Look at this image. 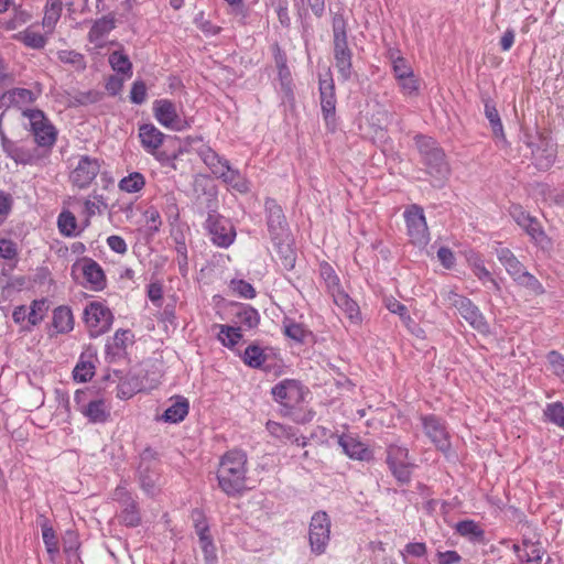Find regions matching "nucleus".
<instances>
[{
    "label": "nucleus",
    "mask_w": 564,
    "mask_h": 564,
    "mask_svg": "<svg viewBox=\"0 0 564 564\" xmlns=\"http://www.w3.org/2000/svg\"><path fill=\"white\" fill-rule=\"evenodd\" d=\"M247 455L234 449L221 456L218 469V486L228 496H236L246 489Z\"/></svg>",
    "instance_id": "1"
},
{
    "label": "nucleus",
    "mask_w": 564,
    "mask_h": 564,
    "mask_svg": "<svg viewBox=\"0 0 564 564\" xmlns=\"http://www.w3.org/2000/svg\"><path fill=\"white\" fill-rule=\"evenodd\" d=\"M443 303L449 307H455L460 316L478 333L488 334L489 324L471 300L458 294L454 289L444 288L440 292Z\"/></svg>",
    "instance_id": "2"
},
{
    "label": "nucleus",
    "mask_w": 564,
    "mask_h": 564,
    "mask_svg": "<svg viewBox=\"0 0 564 564\" xmlns=\"http://www.w3.org/2000/svg\"><path fill=\"white\" fill-rule=\"evenodd\" d=\"M333 51L339 78L346 82L352 74V52L347 43L346 22L339 15L333 20Z\"/></svg>",
    "instance_id": "3"
},
{
    "label": "nucleus",
    "mask_w": 564,
    "mask_h": 564,
    "mask_svg": "<svg viewBox=\"0 0 564 564\" xmlns=\"http://www.w3.org/2000/svg\"><path fill=\"white\" fill-rule=\"evenodd\" d=\"M415 142L427 173L441 184L449 175V165L443 150L429 137L419 135Z\"/></svg>",
    "instance_id": "4"
},
{
    "label": "nucleus",
    "mask_w": 564,
    "mask_h": 564,
    "mask_svg": "<svg viewBox=\"0 0 564 564\" xmlns=\"http://www.w3.org/2000/svg\"><path fill=\"white\" fill-rule=\"evenodd\" d=\"M22 116L29 119L30 131L34 137L36 145L41 149H52L57 139V130L44 111L40 109H24Z\"/></svg>",
    "instance_id": "5"
},
{
    "label": "nucleus",
    "mask_w": 564,
    "mask_h": 564,
    "mask_svg": "<svg viewBox=\"0 0 564 564\" xmlns=\"http://www.w3.org/2000/svg\"><path fill=\"white\" fill-rule=\"evenodd\" d=\"M43 87L40 83H34L32 88L13 87L6 91H0V109L9 110L11 108L21 110L30 109L42 95Z\"/></svg>",
    "instance_id": "6"
},
{
    "label": "nucleus",
    "mask_w": 564,
    "mask_h": 564,
    "mask_svg": "<svg viewBox=\"0 0 564 564\" xmlns=\"http://www.w3.org/2000/svg\"><path fill=\"white\" fill-rule=\"evenodd\" d=\"M330 518L325 511H316L310 521L308 541L312 553L322 555L330 541Z\"/></svg>",
    "instance_id": "7"
},
{
    "label": "nucleus",
    "mask_w": 564,
    "mask_h": 564,
    "mask_svg": "<svg viewBox=\"0 0 564 564\" xmlns=\"http://www.w3.org/2000/svg\"><path fill=\"white\" fill-rule=\"evenodd\" d=\"M84 319L93 337L108 332L112 325L111 311L99 302L88 304L84 310Z\"/></svg>",
    "instance_id": "8"
},
{
    "label": "nucleus",
    "mask_w": 564,
    "mask_h": 564,
    "mask_svg": "<svg viewBox=\"0 0 564 564\" xmlns=\"http://www.w3.org/2000/svg\"><path fill=\"white\" fill-rule=\"evenodd\" d=\"M153 113L159 123L167 129L182 131L188 127L187 122L180 116L176 104L170 99L155 100Z\"/></svg>",
    "instance_id": "9"
},
{
    "label": "nucleus",
    "mask_w": 564,
    "mask_h": 564,
    "mask_svg": "<svg viewBox=\"0 0 564 564\" xmlns=\"http://www.w3.org/2000/svg\"><path fill=\"white\" fill-rule=\"evenodd\" d=\"M100 163L97 159L80 155L69 174V182L79 189L87 188L97 177Z\"/></svg>",
    "instance_id": "10"
},
{
    "label": "nucleus",
    "mask_w": 564,
    "mask_h": 564,
    "mask_svg": "<svg viewBox=\"0 0 564 564\" xmlns=\"http://www.w3.org/2000/svg\"><path fill=\"white\" fill-rule=\"evenodd\" d=\"M271 393L281 405L293 409L304 400L305 391L297 380L284 379L272 388Z\"/></svg>",
    "instance_id": "11"
},
{
    "label": "nucleus",
    "mask_w": 564,
    "mask_h": 564,
    "mask_svg": "<svg viewBox=\"0 0 564 564\" xmlns=\"http://www.w3.org/2000/svg\"><path fill=\"white\" fill-rule=\"evenodd\" d=\"M404 218L411 241L420 246L426 245L429 242V228L423 209L417 205H412L405 210Z\"/></svg>",
    "instance_id": "12"
},
{
    "label": "nucleus",
    "mask_w": 564,
    "mask_h": 564,
    "mask_svg": "<svg viewBox=\"0 0 564 564\" xmlns=\"http://www.w3.org/2000/svg\"><path fill=\"white\" fill-rule=\"evenodd\" d=\"M318 86L323 117L327 126L334 124L336 112V95L334 80L329 72L326 73L325 78L319 76Z\"/></svg>",
    "instance_id": "13"
},
{
    "label": "nucleus",
    "mask_w": 564,
    "mask_h": 564,
    "mask_svg": "<svg viewBox=\"0 0 564 564\" xmlns=\"http://www.w3.org/2000/svg\"><path fill=\"white\" fill-rule=\"evenodd\" d=\"M425 435L442 452H447L451 447L448 432L444 422L435 415H425L421 417Z\"/></svg>",
    "instance_id": "14"
},
{
    "label": "nucleus",
    "mask_w": 564,
    "mask_h": 564,
    "mask_svg": "<svg viewBox=\"0 0 564 564\" xmlns=\"http://www.w3.org/2000/svg\"><path fill=\"white\" fill-rule=\"evenodd\" d=\"M531 150L532 159L539 170H549L556 158V151L553 144L543 138H539L536 143H528Z\"/></svg>",
    "instance_id": "15"
},
{
    "label": "nucleus",
    "mask_w": 564,
    "mask_h": 564,
    "mask_svg": "<svg viewBox=\"0 0 564 564\" xmlns=\"http://www.w3.org/2000/svg\"><path fill=\"white\" fill-rule=\"evenodd\" d=\"M212 240L218 247L230 246L235 238V231L227 220H220L209 216L206 220Z\"/></svg>",
    "instance_id": "16"
},
{
    "label": "nucleus",
    "mask_w": 564,
    "mask_h": 564,
    "mask_svg": "<svg viewBox=\"0 0 564 564\" xmlns=\"http://www.w3.org/2000/svg\"><path fill=\"white\" fill-rule=\"evenodd\" d=\"M139 481L142 490L150 496L155 495L158 490L159 473L155 464L149 460L145 454L142 455L138 468Z\"/></svg>",
    "instance_id": "17"
},
{
    "label": "nucleus",
    "mask_w": 564,
    "mask_h": 564,
    "mask_svg": "<svg viewBox=\"0 0 564 564\" xmlns=\"http://www.w3.org/2000/svg\"><path fill=\"white\" fill-rule=\"evenodd\" d=\"M80 264L83 275L86 282L89 284L90 289L94 291L104 290L106 288L107 281L100 264L90 258H84Z\"/></svg>",
    "instance_id": "18"
},
{
    "label": "nucleus",
    "mask_w": 564,
    "mask_h": 564,
    "mask_svg": "<svg viewBox=\"0 0 564 564\" xmlns=\"http://www.w3.org/2000/svg\"><path fill=\"white\" fill-rule=\"evenodd\" d=\"M338 445L343 448V452L352 459L370 460L372 458V452L351 435L339 436Z\"/></svg>",
    "instance_id": "19"
},
{
    "label": "nucleus",
    "mask_w": 564,
    "mask_h": 564,
    "mask_svg": "<svg viewBox=\"0 0 564 564\" xmlns=\"http://www.w3.org/2000/svg\"><path fill=\"white\" fill-rule=\"evenodd\" d=\"M265 208L268 210V227L272 238H282L286 231V220L282 208L274 200H267Z\"/></svg>",
    "instance_id": "20"
},
{
    "label": "nucleus",
    "mask_w": 564,
    "mask_h": 564,
    "mask_svg": "<svg viewBox=\"0 0 564 564\" xmlns=\"http://www.w3.org/2000/svg\"><path fill=\"white\" fill-rule=\"evenodd\" d=\"M78 411L94 424L105 423L110 416V409L102 399L89 400Z\"/></svg>",
    "instance_id": "21"
},
{
    "label": "nucleus",
    "mask_w": 564,
    "mask_h": 564,
    "mask_svg": "<svg viewBox=\"0 0 564 564\" xmlns=\"http://www.w3.org/2000/svg\"><path fill=\"white\" fill-rule=\"evenodd\" d=\"M139 138L143 149L151 154H154L164 141V134L152 123L139 128Z\"/></svg>",
    "instance_id": "22"
},
{
    "label": "nucleus",
    "mask_w": 564,
    "mask_h": 564,
    "mask_svg": "<svg viewBox=\"0 0 564 564\" xmlns=\"http://www.w3.org/2000/svg\"><path fill=\"white\" fill-rule=\"evenodd\" d=\"M496 256L513 281L525 271L524 265L518 260L510 249L506 247H498L496 249Z\"/></svg>",
    "instance_id": "23"
},
{
    "label": "nucleus",
    "mask_w": 564,
    "mask_h": 564,
    "mask_svg": "<svg viewBox=\"0 0 564 564\" xmlns=\"http://www.w3.org/2000/svg\"><path fill=\"white\" fill-rule=\"evenodd\" d=\"M172 404L164 411L160 417L166 423H180L188 414L189 404L184 397H175L171 399Z\"/></svg>",
    "instance_id": "24"
},
{
    "label": "nucleus",
    "mask_w": 564,
    "mask_h": 564,
    "mask_svg": "<svg viewBox=\"0 0 564 564\" xmlns=\"http://www.w3.org/2000/svg\"><path fill=\"white\" fill-rule=\"evenodd\" d=\"M334 303L347 315L351 323L360 322V311L357 303L343 290L332 295Z\"/></svg>",
    "instance_id": "25"
},
{
    "label": "nucleus",
    "mask_w": 564,
    "mask_h": 564,
    "mask_svg": "<svg viewBox=\"0 0 564 564\" xmlns=\"http://www.w3.org/2000/svg\"><path fill=\"white\" fill-rule=\"evenodd\" d=\"M63 10L62 0H46L42 25L47 34L53 33Z\"/></svg>",
    "instance_id": "26"
},
{
    "label": "nucleus",
    "mask_w": 564,
    "mask_h": 564,
    "mask_svg": "<svg viewBox=\"0 0 564 564\" xmlns=\"http://www.w3.org/2000/svg\"><path fill=\"white\" fill-rule=\"evenodd\" d=\"M204 163L210 169L212 173L220 178L225 175V172H228V167L230 166L229 161L218 155L212 149H208L203 154Z\"/></svg>",
    "instance_id": "27"
},
{
    "label": "nucleus",
    "mask_w": 564,
    "mask_h": 564,
    "mask_svg": "<svg viewBox=\"0 0 564 564\" xmlns=\"http://www.w3.org/2000/svg\"><path fill=\"white\" fill-rule=\"evenodd\" d=\"M122 510L118 516L120 523L127 527H138L141 522V516L134 499H126Z\"/></svg>",
    "instance_id": "28"
},
{
    "label": "nucleus",
    "mask_w": 564,
    "mask_h": 564,
    "mask_svg": "<svg viewBox=\"0 0 564 564\" xmlns=\"http://www.w3.org/2000/svg\"><path fill=\"white\" fill-rule=\"evenodd\" d=\"M115 28V18L112 15H105L95 21L89 33L88 39L90 42H97L104 39Z\"/></svg>",
    "instance_id": "29"
},
{
    "label": "nucleus",
    "mask_w": 564,
    "mask_h": 564,
    "mask_svg": "<svg viewBox=\"0 0 564 564\" xmlns=\"http://www.w3.org/2000/svg\"><path fill=\"white\" fill-rule=\"evenodd\" d=\"M74 321L70 308L58 306L53 313V326L58 333H67L73 329Z\"/></svg>",
    "instance_id": "30"
},
{
    "label": "nucleus",
    "mask_w": 564,
    "mask_h": 564,
    "mask_svg": "<svg viewBox=\"0 0 564 564\" xmlns=\"http://www.w3.org/2000/svg\"><path fill=\"white\" fill-rule=\"evenodd\" d=\"M42 158H43V155L41 154L39 148L18 145L17 152L14 153L13 161L17 164L34 165V164H37Z\"/></svg>",
    "instance_id": "31"
},
{
    "label": "nucleus",
    "mask_w": 564,
    "mask_h": 564,
    "mask_svg": "<svg viewBox=\"0 0 564 564\" xmlns=\"http://www.w3.org/2000/svg\"><path fill=\"white\" fill-rule=\"evenodd\" d=\"M388 57L391 62L395 79L413 74L411 65L402 55H400L399 51L390 48Z\"/></svg>",
    "instance_id": "32"
},
{
    "label": "nucleus",
    "mask_w": 564,
    "mask_h": 564,
    "mask_svg": "<svg viewBox=\"0 0 564 564\" xmlns=\"http://www.w3.org/2000/svg\"><path fill=\"white\" fill-rule=\"evenodd\" d=\"M145 186V178L143 174L139 172H132L129 175L121 178L118 183L120 191L133 194L139 193Z\"/></svg>",
    "instance_id": "33"
},
{
    "label": "nucleus",
    "mask_w": 564,
    "mask_h": 564,
    "mask_svg": "<svg viewBox=\"0 0 564 564\" xmlns=\"http://www.w3.org/2000/svg\"><path fill=\"white\" fill-rule=\"evenodd\" d=\"M237 323L251 329L258 326L260 322L259 313L250 305H240L236 313Z\"/></svg>",
    "instance_id": "34"
},
{
    "label": "nucleus",
    "mask_w": 564,
    "mask_h": 564,
    "mask_svg": "<svg viewBox=\"0 0 564 564\" xmlns=\"http://www.w3.org/2000/svg\"><path fill=\"white\" fill-rule=\"evenodd\" d=\"M14 37L22 42L25 46L33 50H41L46 45V37L39 33L31 31L30 29L24 30L14 35Z\"/></svg>",
    "instance_id": "35"
},
{
    "label": "nucleus",
    "mask_w": 564,
    "mask_h": 564,
    "mask_svg": "<svg viewBox=\"0 0 564 564\" xmlns=\"http://www.w3.org/2000/svg\"><path fill=\"white\" fill-rule=\"evenodd\" d=\"M57 227L59 232L65 237L76 236L77 220L69 210H63L57 218Z\"/></svg>",
    "instance_id": "36"
},
{
    "label": "nucleus",
    "mask_w": 564,
    "mask_h": 564,
    "mask_svg": "<svg viewBox=\"0 0 564 564\" xmlns=\"http://www.w3.org/2000/svg\"><path fill=\"white\" fill-rule=\"evenodd\" d=\"M220 178L239 193H247L249 191L248 181L238 170H234L231 166L228 167V172H225V175Z\"/></svg>",
    "instance_id": "37"
},
{
    "label": "nucleus",
    "mask_w": 564,
    "mask_h": 564,
    "mask_svg": "<svg viewBox=\"0 0 564 564\" xmlns=\"http://www.w3.org/2000/svg\"><path fill=\"white\" fill-rule=\"evenodd\" d=\"M219 334L218 339L224 346L234 347L242 337L240 327H232L228 325H218Z\"/></svg>",
    "instance_id": "38"
},
{
    "label": "nucleus",
    "mask_w": 564,
    "mask_h": 564,
    "mask_svg": "<svg viewBox=\"0 0 564 564\" xmlns=\"http://www.w3.org/2000/svg\"><path fill=\"white\" fill-rule=\"evenodd\" d=\"M485 115L486 118L489 120L492 133L495 138L506 141L505 133H503V127L499 117V113L495 106L490 105L489 102L485 104Z\"/></svg>",
    "instance_id": "39"
},
{
    "label": "nucleus",
    "mask_w": 564,
    "mask_h": 564,
    "mask_svg": "<svg viewBox=\"0 0 564 564\" xmlns=\"http://www.w3.org/2000/svg\"><path fill=\"white\" fill-rule=\"evenodd\" d=\"M456 530L462 536L469 538L474 541H481L484 539L482 529L471 520H464L458 522Z\"/></svg>",
    "instance_id": "40"
},
{
    "label": "nucleus",
    "mask_w": 564,
    "mask_h": 564,
    "mask_svg": "<svg viewBox=\"0 0 564 564\" xmlns=\"http://www.w3.org/2000/svg\"><path fill=\"white\" fill-rule=\"evenodd\" d=\"M319 271L330 295L341 291L339 278L328 263H323Z\"/></svg>",
    "instance_id": "41"
},
{
    "label": "nucleus",
    "mask_w": 564,
    "mask_h": 564,
    "mask_svg": "<svg viewBox=\"0 0 564 564\" xmlns=\"http://www.w3.org/2000/svg\"><path fill=\"white\" fill-rule=\"evenodd\" d=\"M514 282L529 290L534 295H541L545 292L541 282L527 270L519 275Z\"/></svg>",
    "instance_id": "42"
},
{
    "label": "nucleus",
    "mask_w": 564,
    "mask_h": 564,
    "mask_svg": "<svg viewBox=\"0 0 564 564\" xmlns=\"http://www.w3.org/2000/svg\"><path fill=\"white\" fill-rule=\"evenodd\" d=\"M94 373L95 365L93 364V361L85 360L84 356H82L73 370V377L75 381L87 382L93 378Z\"/></svg>",
    "instance_id": "43"
},
{
    "label": "nucleus",
    "mask_w": 564,
    "mask_h": 564,
    "mask_svg": "<svg viewBox=\"0 0 564 564\" xmlns=\"http://www.w3.org/2000/svg\"><path fill=\"white\" fill-rule=\"evenodd\" d=\"M12 18L1 21V24L6 30H15L30 20V14L22 10L20 6L14 4L12 7Z\"/></svg>",
    "instance_id": "44"
},
{
    "label": "nucleus",
    "mask_w": 564,
    "mask_h": 564,
    "mask_svg": "<svg viewBox=\"0 0 564 564\" xmlns=\"http://www.w3.org/2000/svg\"><path fill=\"white\" fill-rule=\"evenodd\" d=\"M109 63L113 70L124 75H131V62L129 61V57L121 52H112L109 55Z\"/></svg>",
    "instance_id": "45"
},
{
    "label": "nucleus",
    "mask_w": 564,
    "mask_h": 564,
    "mask_svg": "<svg viewBox=\"0 0 564 564\" xmlns=\"http://www.w3.org/2000/svg\"><path fill=\"white\" fill-rule=\"evenodd\" d=\"M544 415L550 422L564 429V405L561 402L549 403Z\"/></svg>",
    "instance_id": "46"
},
{
    "label": "nucleus",
    "mask_w": 564,
    "mask_h": 564,
    "mask_svg": "<svg viewBox=\"0 0 564 564\" xmlns=\"http://www.w3.org/2000/svg\"><path fill=\"white\" fill-rule=\"evenodd\" d=\"M525 557L528 562L541 563L543 554L545 553L540 542H533L529 539H523Z\"/></svg>",
    "instance_id": "47"
},
{
    "label": "nucleus",
    "mask_w": 564,
    "mask_h": 564,
    "mask_svg": "<svg viewBox=\"0 0 564 564\" xmlns=\"http://www.w3.org/2000/svg\"><path fill=\"white\" fill-rule=\"evenodd\" d=\"M265 360V356L260 347L251 345L248 346L243 352V361L252 368H259Z\"/></svg>",
    "instance_id": "48"
},
{
    "label": "nucleus",
    "mask_w": 564,
    "mask_h": 564,
    "mask_svg": "<svg viewBox=\"0 0 564 564\" xmlns=\"http://www.w3.org/2000/svg\"><path fill=\"white\" fill-rule=\"evenodd\" d=\"M473 272L482 283L488 281L496 291H500L499 283L491 276V273L479 258H476L473 263Z\"/></svg>",
    "instance_id": "49"
},
{
    "label": "nucleus",
    "mask_w": 564,
    "mask_h": 564,
    "mask_svg": "<svg viewBox=\"0 0 564 564\" xmlns=\"http://www.w3.org/2000/svg\"><path fill=\"white\" fill-rule=\"evenodd\" d=\"M42 536L46 547L47 553L50 554L51 560L58 553V541L55 535L53 528L48 525L42 527Z\"/></svg>",
    "instance_id": "50"
},
{
    "label": "nucleus",
    "mask_w": 564,
    "mask_h": 564,
    "mask_svg": "<svg viewBox=\"0 0 564 564\" xmlns=\"http://www.w3.org/2000/svg\"><path fill=\"white\" fill-rule=\"evenodd\" d=\"M522 229L531 237V239L541 243L545 238V232L540 224V221L535 217H530V219L522 226Z\"/></svg>",
    "instance_id": "51"
},
{
    "label": "nucleus",
    "mask_w": 564,
    "mask_h": 564,
    "mask_svg": "<svg viewBox=\"0 0 564 564\" xmlns=\"http://www.w3.org/2000/svg\"><path fill=\"white\" fill-rule=\"evenodd\" d=\"M409 451L405 447L398 446V445H390L387 451V464L389 465H395V464H403L409 463Z\"/></svg>",
    "instance_id": "52"
},
{
    "label": "nucleus",
    "mask_w": 564,
    "mask_h": 564,
    "mask_svg": "<svg viewBox=\"0 0 564 564\" xmlns=\"http://www.w3.org/2000/svg\"><path fill=\"white\" fill-rule=\"evenodd\" d=\"M47 307L44 300L33 301L28 312V323L31 326L37 325L43 319Z\"/></svg>",
    "instance_id": "53"
},
{
    "label": "nucleus",
    "mask_w": 564,
    "mask_h": 564,
    "mask_svg": "<svg viewBox=\"0 0 564 564\" xmlns=\"http://www.w3.org/2000/svg\"><path fill=\"white\" fill-rule=\"evenodd\" d=\"M401 93L404 96H416L419 93V80L415 77L414 73L412 75H408L397 79Z\"/></svg>",
    "instance_id": "54"
},
{
    "label": "nucleus",
    "mask_w": 564,
    "mask_h": 564,
    "mask_svg": "<svg viewBox=\"0 0 564 564\" xmlns=\"http://www.w3.org/2000/svg\"><path fill=\"white\" fill-rule=\"evenodd\" d=\"M230 288L235 293L243 299H253L257 294L254 288L245 280H231Z\"/></svg>",
    "instance_id": "55"
},
{
    "label": "nucleus",
    "mask_w": 564,
    "mask_h": 564,
    "mask_svg": "<svg viewBox=\"0 0 564 564\" xmlns=\"http://www.w3.org/2000/svg\"><path fill=\"white\" fill-rule=\"evenodd\" d=\"M547 361L552 372L564 381V357L560 352L552 350L547 354Z\"/></svg>",
    "instance_id": "56"
},
{
    "label": "nucleus",
    "mask_w": 564,
    "mask_h": 564,
    "mask_svg": "<svg viewBox=\"0 0 564 564\" xmlns=\"http://www.w3.org/2000/svg\"><path fill=\"white\" fill-rule=\"evenodd\" d=\"M411 467L412 465L410 463L389 465V469L400 484H406L410 481Z\"/></svg>",
    "instance_id": "57"
},
{
    "label": "nucleus",
    "mask_w": 564,
    "mask_h": 564,
    "mask_svg": "<svg viewBox=\"0 0 564 564\" xmlns=\"http://www.w3.org/2000/svg\"><path fill=\"white\" fill-rule=\"evenodd\" d=\"M0 257L4 260H14L18 257V246L11 239H0Z\"/></svg>",
    "instance_id": "58"
},
{
    "label": "nucleus",
    "mask_w": 564,
    "mask_h": 564,
    "mask_svg": "<svg viewBox=\"0 0 564 564\" xmlns=\"http://www.w3.org/2000/svg\"><path fill=\"white\" fill-rule=\"evenodd\" d=\"M205 564H217L216 549L210 538L199 540Z\"/></svg>",
    "instance_id": "59"
},
{
    "label": "nucleus",
    "mask_w": 564,
    "mask_h": 564,
    "mask_svg": "<svg viewBox=\"0 0 564 564\" xmlns=\"http://www.w3.org/2000/svg\"><path fill=\"white\" fill-rule=\"evenodd\" d=\"M386 306L391 313L398 314L405 325H408L409 322L411 321V317L408 314L406 306L400 303L399 301L390 299L386 302Z\"/></svg>",
    "instance_id": "60"
},
{
    "label": "nucleus",
    "mask_w": 564,
    "mask_h": 564,
    "mask_svg": "<svg viewBox=\"0 0 564 564\" xmlns=\"http://www.w3.org/2000/svg\"><path fill=\"white\" fill-rule=\"evenodd\" d=\"M426 554V545L421 542L415 543H408L403 551H401V555L403 557V561L405 564L406 562V555H411L414 557H423Z\"/></svg>",
    "instance_id": "61"
},
{
    "label": "nucleus",
    "mask_w": 564,
    "mask_h": 564,
    "mask_svg": "<svg viewBox=\"0 0 564 564\" xmlns=\"http://www.w3.org/2000/svg\"><path fill=\"white\" fill-rule=\"evenodd\" d=\"M267 429L273 436L279 438H291L292 436H294L292 427L285 426L276 422L269 421L267 423Z\"/></svg>",
    "instance_id": "62"
},
{
    "label": "nucleus",
    "mask_w": 564,
    "mask_h": 564,
    "mask_svg": "<svg viewBox=\"0 0 564 564\" xmlns=\"http://www.w3.org/2000/svg\"><path fill=\"white\" fill-rule=\"evenodd\" d=\"M192 519L194 521L195 531L199 536V540L203 538H210L208 535V525L205 521L204 514L200 511L195 510L192 513Z\"/></svg>",
    "instance_id": "63"
},
{
    "label": "nucleus",
    "mask_w": 564,
    "mask_h": 564,
    "mask_svg": "<svg viewBox=\"0 0 564 564\" xmlns=\"http://www.w3.org/2000/svg\"><path fill=\"white\" fill-rule=\"evenodd\" d=\"M284 334L296 340V341H304L305 337H306V329L301 325V324H296V323H290L288 325H285L284 327Z\"/></svg>",
    "instance_id": "64"
}]
</instances>
